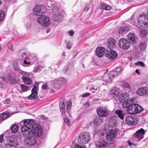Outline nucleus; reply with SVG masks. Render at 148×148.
<instances>
[{
  "label": "nucleus",
  "mask_w": 148,
  "mask_h": 148,
  "mask_svg": "<svg viewBox=\"0 0 148 148\" xmlns=\"http://www.w3.org/2000/svg\"><path fill=\"white\" fill-rule=\"evenodd\" d=\"M33 12L34 14L40 16L42 18H50V17L43 14L46 12L43 5H36L33 9Z\"/></svg>",
  "instance_id": "nucleus-3"
},
{
  "label": "nucleus",
  "mask_w": 148,
  "mask_h": 148,
  "mask_svg": "<svg viewBox=\"0 0 148 148\" xmlns=\"http://www.w3.org/2000/svg\"><path fill=\"white\" fill-rule=\"evenodd\" d=\"M119 46L123 49L126 50L130 47V44L129 41L125 38H121L118 42Z\"/></svg>",
  "instance_id": "nucleus-12"
},
{
  "label": "nucleus",
  "mask_w": 148,
  "mask_h": 148,
  "mask_svg": "<svg viewBox=\"0 0 148 148\" xmlns=\"http://www.w3.org/2000/svg\"><path fill=\"white\" fill-rule=\"evenodd\" d=\"M90 89L91 90L92 92L94 93L97 90V88H92L91 89L90 88Z\"/></svg>",
  "instance_id": "nucleus-60"
},
{
  "label": "nucleus",
  "mask_w": 148,
  "mask_h": 148,
  "mask_svg": "<svg viewBox=\"0 0 148 148\" xmlns=\"http://www.w3.org/2000/svg\"><path fill=\"white\" fill-rule=\"evenodd\" d=\"M14 69L16 71H17L18 72L19 71V70H20V69H19L18 66L17 64H14Z\"/></svg>",
  "instance_id": "nucleus-51"
},
{
  "label": "nucleus",
  "mask_w": 148,
  "mask_h": 148,
  "mask_svg": "<svg viewBox=\"0 0 148 148\" xmlns=\"http://www.w3.org/2000/svg\"><path fill=\"white\" fill-rule=\"evenodd\" d=\"M147 34L146 30L145 29H143L141 30L140 33V35L141 37L143 38L146 36Z\"/></svg>",
  "instance_id": "nucleus-40"
},
{
  "label": "nucleus",
  "mask_w": 148,
  "mask_h": 148,
  "mask_svg": "<svg viewBox=\"0 0 148 148\" xmlns=\"http://www.w3.org/2000/svg\"><path fill=\"white\" fill-rule=\"evenodd\" d=\"M136 73H137L138 75H139L140 74V73L138 69H137L135 71Z\"/></svg>",
  "instance_id": "nucleus-64"
},
{
  "label": "nucleus",
  "mask_w": 148,
  "mask_h": 148,
  "mask_svg": "<svg viewBox=\"0 0 148 148\" xmlns=\"http://www.w3.org/2000/svg\"><path fill=\"white\" fill-rule=\"evenodd\" d=\"M66 47L69 49H71V44L70 42H67L66 43Z\"/></svg>",
  "instance_id": "nucleus-57"
},
{
  "label": "nucleus",
  "mask_w": 148,
  "mask_h": 148,
  "mask_svg": "<svg viewBox=\"0 0 148 148\" xmlns=\"http://www.w3.org/2000/svg\"><path fill=\"white\" fill-rule=\"evenodd\" d=\"M105 48L101 47H98L95 50L97 56L99 57H102L105 52Z\"/></svg>",
  "instance_id": "nucleus-22"
},
{
  "label": "nucleus",
  "mask_w": 148,
  "mask_h": 148,
  "mask_svg": "<svg viewBox=\"0 0 148 148\" xmlns=\"http://www.w3.org/2000/svg\"><path fill=\"white\" fill-rule=\"evenodd\" d=\"M127 38L130 42H135L137 40V37L134 33H129L127 36Z\"/></svg>",
  "instance_id": "nucleus-28"
},
{
  "label": "nucleus",
  "mask_w": 148,
  "mask_h": 148,
  "mask_svg": "<svg viewBox=\"0 0 148 148\" xmlns=\"http://www.w3.org/2000/svg\"><path fill=\"white\" fill-rule=\"evenodd\" d=\"M129 96L128 94L123 93L119 95L118 97V99L121 102L123 101L127 100L129 98Z\"/></svg>",
  "instance_id": "nucleus-34"
},
{
  "label": "nucleus",
  "mask_w": 148,
  "mask_h": 148,
  "mask_svg": "<svg viewBox=\"0 0 148 148\" xmlns=\"http://www.w3.org/2000/svg\"><path fill=\"white\" fill-rule=\"evenodd\" d=\"M102 121L101 119H96L94 121V123L96 126L98 125L99 123H101Z\"/></svg>",
  "instance_id": "nucleus-43"
},
{
  "label": "nucleus",
  "mask_w": 148,
  "mask_h": 148,
  "mask_svg": "<svg viewBox=\"0 0 148 148\" xmlns=\"http://www.w3.org/2000/svg\"><path fill=\"white\" fill-rule=\"evenodd\" d=\"M120 92L119 88L117 87H113L110 89L108 92V95L112 99H116Z\"/></svg>",
  "instance_id": "nucleus-9"
},
{
  "label": "nucleus",
  "mask_w": 148,
  "mask_h": 148,
  "mask_svg": "<svg viewBox=\"0 0 148 148\" xmlns=\"http://www.w3.org/2000/svg\"><path fill=\"white\" fill-rule=\"evenodd\" d=\"M31 133L32 134L36 137L40 136L42 133L41 125L38 123H36L32 126Z\"/></svg>",
  "instance_id": "nucleus-7"
},
{
  "label": "nucleus",
  "mask_w": 148,
  "mask_h": 148,
  "mask_svg": "<svg viewBox=\"0 0 148 148\" xmlns=\"http://www.w3.org/2000/svg\"><path fill=\"white\" fill-rule=\"evenodd\" d=\"M115 112L117 115L119 117L123 119L124 118V114L122 110H116Z\"/></svg>",
  "instance_id": "nucleus-38"
},
{
  "label": "nucleus",
  "mask_w": 148,
  "mask_h": 148,
  "mask_svg": "<svg viewBox=\"0 0 148 148\" xmlns=\"http://www.w3.org/2000/svg\"><path fill=\"white\" fill-rule=\"evenodd\" d=\"M125 122L129 125H134L138 123V121L134 117L128 116L125 118Z\"/></svg>",
  "instance_id": "nucleus-17"
},
{
  "label": "nucleus",
  "mask_w": 148,
  "mask_h": 148,
  "mask_svg": "<svg viewBox=\"0 0 148 148\" xmlns=\"http://www.w3.org/2000/svg\"><path fill=\"white\" fill-rule=\"evenodd\" d=\"M116 119V116H112L109 119V125L110 126H115L117 122Z\"/></svg>",
  "instance_id": "nucleus-33"
},
{
  "label": "nucleus",
  "mask_w": 148,
  "mask_h": 148,
  "mask_svg": "<svg viewBox=\"0 0 148 148\" xmlns=\"http://www.w3.org/2000/svg\"><path fill=\"white\" fill-rule=\"evenodd\" d=\"M136 19L139 25L142 27H146L148 26V19Z\"/></svg>",
  "instance_id": "nucleus-27"
},
{
  "label": "nucleus",
  "mask_w": 148,
  "mask_h": 148,
  "mask_svg": "<svg viewBox=\"0 0 148 148\" xmlns=\"http://www.w3.org/2000/svg\"><path fill=\"white\" fill-rule=\"evenodd\" d=\"M90 93L86 92L84 94L81 95V96L83 97H85L89 96V95H90Z\"/></svg>",
  "instance_id": "nucleus-55"
},
{
  "label": "nucleus",
  "mask_w": 148,
  "mask_h": 148,
  "mask_svg": "<svg viewBox=\"0 0 148 148\" xmlns=\"http://www.w3.org/2000/svg\"><path fill=\"white\" fill-rule=\"evenodd\" d=\"M41 68L40 66L39 65L36 66L34 69L33 71L35 72H40L41 70Z\"/></svg>",
  "instance_id": "nucleus-44"
},
{
  "label": "nucleus",
  "mask_w": 148,
  "mask_h": 148,
  "mask_svg": "<svg viewBox=\"0 0 148 148\" xmlns=\"http://www.w3.org/2000/svg\"><path fill=\"white\" fill-rule=\"evenodd\" d=\"M53 83L56 86L60 84L59 78L54 79L53 81Z\"/></svg>",
  "instance_id": "nucleus-47"
},
{
  "label": "nucleus",
  "mask_w": 148,
  "mask_h": 148,
  "mask_svg": "<svg viewBox=\"0 0 148 148\" xmlns=\"http://www.w3.org/2000/svg\"><path fill=\"white\" fill-rule=\"evenodd\" d=\"M10 103V100L9 99H6L5 101V103L6 104H8Z\"/></svg>",
  "instance_id": "nucleus-62"
},
{
  "label": "nucleus",
  "mask_w": 148,
  "mask_h": 148,
  "mask_svg": "<svg viewBox=\"0 0 148 148\" xmlns=\"http://www.w3.org/2000/svg\"><path fill=\"white\" fill-rule=\"evenodd\" d=\"M99 8L100 9L106 10H109L111 8V6L102 3L99 4Z\"/></svg>",
  "instance_id": "nucleus-35"
},
{
  "label": "nucleus",
  "mask_w": 148,
  "mask_h": 148,
  "mask_svg": "<svg viewBox=\"0 0 148 148\" xmlns=\"http://www.w3.org/2000/svg\"><path fill=\"white\" fill-rule=\"evenodd\" d=\"M9 143H7L5 145V148H17L15 146L18 144L16 140L14 138H11L8 141Z\"/></svg>",
  "instance_id": "nucleus-14"
},
{
  "label": "nucleus",
  "mask_w": 148,
  "mask_h": 148,
  "mask_svg": "<svg viewBox=\"0 0 148 148\" xmlns=\"http://www.w3.org/2000/svg\"><path fill=\"white\" fill-rule=\"evenodd\" d=\"M116 43L114 39L110 38L108 40L107 42V46L110 49H113L116 47Z\"/></svg>",
  "instance_id": "nucleus-25"
},
{
  "label": "nucleus",
  "mask_w": 148,
  "mask_h": 148,
  "mask_svg": "<svg viewBox=\"0 0 148 148\" xmlns=\"http://www.w3.org/2000/svg\"><path fill=\"white\" fill-rule=\"evenodd\" d=\"M16 88L21 92H26L28 90V87L24 84L18 85Z\"/></svg>",
  "instance_id": "nucleus-31"
},
{
  "label": "nucleus",
  "mask_w": 148,
  "mask_h": 148,
  "mask_svg": "<svg viewBox=\"0 0 148 148\" xmlns=\"http://www.w3.org/2000/svg\"><path fill=\"white\" fill-rule=\"evenodd\" d=\"M17 53L19 56H21L22 57L24 58L23 63L25 65H23V66H29L32 64H31L32 60L30 56H27L26 53L22 50H19Z\"/></svg>",
  "instance_id": "nucleus-6"
},
{
  "label": "nucleus",
  "mask_w": 148,
  "mask_h": 148,
  "mask_svg": "<svg viewBox=\"0 0 148 148\" xmlns=\"http://www.w3.org/2000/svg\"><path fill=\"white\" fill-rule=\"evenodd\" d=\"M65 105L66 107L67 112H69L71 108L72 105L71 101L69 100L66 101L65 104L63 101L60 102L59 106L60 110L62 114H64L65 113Z\"/></svg>",
  "instance_id": "nucleus-8"
},
{
  "label": "nucleus",
  "mask_w": 148,
  "mask_h": 148,
  "mask_svg": "<svg viewBox=\"0 0 148 148\" xmlns=\"http://www.w3.org/2000/svg\"><path fill=\"white\" fill-rule=\"evenodd\" d=\"M23 123L24 125L23 126L29 127L30 128L32 127V126L36 123H35L34 120L31 119L24 120L23 121Z\"/></svg>",
  "instance_id": "nucleus-26"
},
{
  "label": "nucleus",
  "mask_w": 148,
  "mask_h": 148,
  "mask_svg": "<svg viewBox=\"0 0 148 148\" xmlns=\"http://www.w3.org/2000/svg\"><path fill=\"white\" fill-rule=\"evenodd\" d=\"M145 134L144 130L143 128H141L137 131L134 134V137L139 140L143 139L144 137V135Z\"/></svg>",
  "instance_id": "nucleus-20"
},
{
  "label": "nucleus",
  "mask_w": 148,
  "mask_h": 148,
  "mask_svg": "<svg viewBox=\"0 0 148 148\" xmlns=\"http://www.w3.org/2000/svg\"><path fill=\"white\" fill-rule=\"evenodd\" d=\"M4 15V12L2 11H0V18H3Z\"/></svg>",
  "instance_id": "nucleus-54"
},
{
  "label": "nucleus",
  "mask_w": 148,
  "mask_h": 148,
  "mask_svg": "<svg viewBox=\"0 0 148 148\" xmlns=\"http://www.w3.org/2000/svg\"><path fill=\"white\" fill-rule=\"evenodd\" d=\"M2 76L4 78L5 82L13 83L15 80V76L12 73H1Z\"/></svg>",
  "instance_id": "nucleus-11"
},
{
  "label": "nucleus",
  "mask_w": 148,
  "mask_h": 148,
  "mask_svg": "<svg viewBox=\"0 0 148 148\" xmlns=\"http://www.w3.org/2000/svg\"><path fill=\"white\" fill-rule=\"evenodd\" d=\"M143 110V108L138 104H133L127 109V112L129 114H135L140 112Z\"/></svg>",
  "instance_id": "nucleus-5"
},
{
  "label": "nucleus",
  "mask_w": 148,
  "mask_h": 148,
  "mask_svg": "<svg viewBox=\"0 0 148 148\" xmlns=\"http://www.w3.org/2000/svg\"><path fill=\"white\" fill-rule=\"evenodd\" d=\"M88 8L87 7H85L84 9V11H87L88 10Z\"/></svg>",
  "instance_id": "nucleus-63"
},
{
  "label": "nucleus",
  "mask_w": 148,
  "mask_h": 148,
  "mask_svg": "<svg viewBox=\"0 0 148 148\" xmlns=\"http://www.w3.org/2000/svg\"><path fill=\"white\" fill-rule=\"evenodd\" d=\"M45 2L49 8H52L53 12L50 14L51 17L56 18L63 17V15L60 12V10L54 5V2L53 1L51 0H45Z\"/></svg>",
  "instance_id": "nucleus-2"
},
{
  "label": "nucleus",
  "mask_w": 148,
  "mask_h": 148,
  "mask_svg": "<svg viewBox=\"0 0 148 148\" xmlns=\"http://www.w3.org/2000/svg\"><path fill=\"white\" fill-rule=\"evenodd\" d=\"M22 79L25 84L27 85H29L32 82L31 79L29 77L25 76H23Z\"/></svg>",
  "instance_id": "nucleus-36"
},
{
  "label": "nucleus",
  "mask_w": 148,
  "mask_h": 148,
  "mask_svg": "<svg viewBox=\"0 0 148 148\" xmlns=\"http://www.w3.org/2000/svg\"><path fill=\"white\" fill-rule=\"evenodd\" d=\"M123 86L124 87L127 88L130 87V85L127 82L125 83L124 84Z\"/></svg>",
  "instance_id": "nucleus-58"
},
{
  "label": "nucleus",
  "mask_w": 148,
  "mask_h": 148,
  "mask_svg": "<svg viewBox=\"0 0 148 148\" xmlns=\"http://www.w3.org/2000/svg\"><path fill=\"white\" fill-rule=\"evenodd\" d=\"M97 112L99 116L102 117L106 116L108 113L107 109L104 107L98 108L97 109Z\"/></svg>",
  "instance_id": "nucleus-15"
},
{
  "label": "nucleus",
  "mask_w": 148,
  "mask_h": 148,
  "mask_svg": "<svg viewBox=\"0 0 148 148\" xmlns=\"http://www.w3.org/2000/svg\"><path fill=\"white\" fill-rule=\"evenodd\" d=\"M147 15H146L145 13H143L139 15V18H147Z\"/></svg>",
  "instance_id": "nucleus-49"
},
{
  "label": "nucleus",
  "mask_w": 148,
  "mask_h": 148,
  "mask_svg": "<svg viewBox=\"0 0 148 148\" xmlns=\"http://www.w3.org/2000/svg\"><path fill=\"white\" fill-rule=\"evenodd\" d=\"M19 126L16 124H14L12 125L11 127V130L12 133L17 132Z\"/></svg>",
  "instance_id": "nucleus-39"
},
{
  "label": "nucleus",
  "mask_w": 148,
  "mask_h": 148,
  "mask_svg": "<svg viewBox=\"0 0 148 148\" xmlns=\"http://www.w3.org/2000/svg\"><path fill=\"white\" fill-rule=\"evenodd\" d=\"M122 68L118 67L116 70L110 72L108 74L105 73L103 76V80L105 82L103 83V84L106 83L109 84L111 83L114 77H117L123 70Z\"/></svg>",
  "instance_id": "nucleus-1"
},
{
  "label": "nucleus",
  "mask_w": 148,
  "mask_h": 148,
  "mask_svg": "<svg viewBox=\"0 0 148 148\" xmlns=\"http://www.w3.org/2000/svg\"><path fill=\"white\" fill-rule=\"evenodd\" d=\"M12 114L9 112L6 111L3 113L0 114V120H5L10 117Z\"/></svg>",
  "instance_id": "nucleus-32"
},
{
  "label": "nucleus",
  "mask_w": 148,
  "mask_h": 148,
  "mask_svg": "<svg viewBox=\"0 0 148 148\" xmlns=\"http://www.w3.org/2000/svg\"><path fill=\"white\" fill-rule=\"evenodd\" d=\"M131 29L130 26L122 27L119 29L118 32L119 34L122 35L128 32Z\"/></svg>",
  "instance_id": "nucleus-30"
},
{
  "label": "nucleus",
  "mask_w": 148,
  "mask_h": 148,
  "mask_svg": "<svg viewBox=\"0 0 148 148\" xmlns=\"http://www.w3.org/2000/svg\"><path fill=\"white\" fill-rule=\"evenodd\" d=\"M90 106V105L89 103L86 102L83 104L84 107L85 108H87Z\"/></svg>",
  "instance_id": "nucleus-53"
},
{
  "label": "nucleus",
  "mask_w": 148,
  "mask_h": 148,
  "mask_svg": "<svg viewBox=\"0 0 148 148\" xmlns=\"http://www.w3.org/2000/svg\"><path fill=\"white\" fill-rule=\"evenodd\" d=\"M21 130L23 136L25 137L32 134V130L29 127L23 126L21 127Z\"/></svg>",
  "instance_id": "nucleus-19"
},
{
  "label": "nucleus",
  "mask_w": 148,
  "mask_h": 148,
  "mask_svg": "<svg viewBox=\"0 0 148 148\" xmlns=\"http://www.w3.org/2000/svg\"><path fill=\"white\" fill-rule=\"evenodd\" d=\"M136 93L140 96L148 95V87L145 86L139 88L137 90Z\"/></svg>",
  "instance_id": "nucleus-16"
},
{
  "label": "nucleus",
  "mask_w": 148,
  "mask_h": 148,
  "mask_svg": "<svg viewBox=\"0 0 148 148\" xmlns=\"http://www.w3.org/2000/svg\"><path fill=\"white\" fill-rule=\"evenodd\" d=\"M74 147L75 148H86L84 144H80L78 143H75Z\"/></svg>",
  "instance_id": "nucleus-41"
},
{
  "label": "nucleus",
  "mask_w": 148,
  "mask_h": 148,
  "mask_svg": "<svg viewBox=\"0 0 148 148\" xmlns=\"http://www.w3.org/2000/svg\"><path fill=\"white\" fill-rule=\"evenodd\" d=\"M147 46V43L144 41L141 42L139 44V47L141 50L146 49Z\"/></svg>",
  "instance_id": "nucleus-37"
},
{
  "label": "nucleus",
  "mask_w": 148,
  "mask_h": 148,
  "mask_svg": "<svg viewBox=\"0 0 148 148\" xmlns=\"http://www.w3.org/2000/svg\"><path fill=\"white\" fill-rule=\"evenodd\" d=\"M107 145V143L103 140H100L96 143V146L98 148H105Z\"/></svg>",
  "instance_id": "nucleus-23"
},
{
  "label": "nucleus",
  "mask_w": 148,
  "mask_h": 148,
  "mask_svg": "<svg viewBox=\"0 0 148 148\" xmlns=\"http://www.w3.org/2000/svg\"><path fill=\"white\" fill-rule=\"evenodd\" d=\"M69 35L70 36H73L74 34V32L72 30H70L68 32Z\"/></svg>",
  "instance_id": "nucleus-56"
},
{
  "label": "nucleus",
  "mask_w": 148,
  "mask_h": 148,
  "mask_svg": "<svg viewBox=\"0 0 148 148\" xmlns=\"http://www.w3.org/2000/svg\"><path fill=\"white\" fill-rule=\"evenodd\" d=\"M118 130L116 128L114 130H110L107 133L106 136V139L108 140L111 141L115 138L117 134Z\"/></svg>",
  "instance_id": "nucleus-13"
},
{
  "label": "nucleus",
  "mask_w": 148,
  "mask_h": 148,
  "mask_svg": "<svg viewBox=\"0 0 148 148\" xmlns=\"http://www.w3.org/2000/svg\"><path fill=\"white\" fill-rule=\"evenodd\" d=\"M90 140V134L87 132H83L80 133L77 138V141L80 144H86L88 143Z\"/></svg>",
  "instance_id": "nucleus-4"
},
{
  "label": "nucleus",
  "mask_w": 148,
  "mask_h": 148,
  "mask_svg": "<svg viewBox=\"0 0 148 148\" xmlns=\"http://www.w3.org/2000/svg\"><path fill=\"white\" fill-rule=\"evenodd\" d=\"M37 21L40 25L44 27L48 26L50 23L49 19H37Z\"/></svg>",
  "instance_id": "nucleus-24"
},
{
  "label": "nucleus",
  "mask_w": 148,
  "mask_h": 148,
  "mask_svg": "<svg viewBox=\"0 0 148 148\" xmlns=\"http://www.w3.org/2000/svg\"><path fill=\"white\" fill-rule=\"evenodd\" d=\"M18 72L21 75L26 76H28L29 74V73L25 72L21 70H19Z\"/></svg>",
  "instance_id": "nucleus-46"
},
{
  "label": "nucleus",
  "mask_w": 148,
  "mask_h": 148,
  "mask_svg": "<svg viewBox=\"0 0 148 148\" xmlns=\"http://www.w3.org/2000/svg\"><path fill=\"white\" fill-rule=\"evenodd\" d=\"M42 88L44 90H47L49 89V87L47 86L46 84H43L42 86Z\"/></svg>",
  "instance_id": "nucleus-52"
},
{
  "label": "nucleus",
  "mask_w": 148,
  "mask_h": 148,
  "mask_svg": "<svg viewBox=\"0 0 148 148\" xmlns=\"http://www.w3.org/2000/svg\"><path fill=\"white\" fill-rule=\"evenodd\" d=\"M25 138L24 140V141L25 144L32 145L36 144L37 143V137L32 134H29V135Z\"/></svg>",
  "instance_id": "nucleus-10"
},
{
  "label": "nucleus",
  "mask_w": 148,
  "mask_h": 148,
  "mask_svg": "<svg viewBox=\"0 0 148 148\" xmlns=\"http://www.w3.org/2000/svg\"><path fill=\"white\" fill-rule=\"evenodd\" d=\"M135 100V99L134 98H132L127 101H125L123 104V108H128L131 106L133 102Z\"/></svg>",
  "instance_id": "nucleus-29"
},
{
  "label": "nucleus",
  "mask_w": 148,
  "mask_h": 148,
  "mask_svg": "<svg viewBox=\"0 0 148 148\" xmlns=\"http://www.w3.org/2000/svg\"><path fill=\"white\" fill-rule=\"evenodd\" d=\"M106 56L108 59L113 60L116 58L117 54L115 51L111 50L106 53Z\"/></svg>",
  "instance_id": "nucleus-21"
},
{
  "label": "nucleus",
  "mask_w": 148,
  "mask_h": 148,
  "mask_svg": "<svg viewBox=\"0 0 148 148\" xmlns=\"http://www.w3.org/2000/svg\"><path fill=\"white\" fill-rule=\"evenodd\" d=\"M8 48L11 51L13 49V48L12 45L11 44H10L8 46Z\"/></svg>",
  "instance_id": "nucleus-59"
},
{
  "label": "nucleus",
  "mask_w": 148,
  "mask_h": 148,
  "mask_svg": "<svg viewBox=\"0 0 148 148\" xmlns=\"http://www.w3.org/2000/svg\"><path fill=\"white\" fill-rule=\"evenodd\" d=\"M64 121L68 126H69L70 124V122L69 119L67 117H64Z\"/></svg>",
  "instance_id": "nucleus-45"
},
{
  "label": "nucleus",
  "mask_w": 148,
  "mask_h": 148,
  "mask_svg": "<svg viewBox=\"0 0 148 148\" xmlns=\"http://www.w3.org/2000/svg\"><path fill=\"white\" fill-rule=\"evenodd\" d=\"M38 88L36 86H34L32 89V93L28 97V98L30 99H37L38 97Z\"/></svg>",
  "instance_id": "nucleus-18"
},
{
  "label": "nucleus",
  "mask_w": 148,
  "mask_h": 148,
  "mask_svg": "<svg viewBox=\"0 0 148 148\" xmlns=\"http://www.w3.org/2000/svg\"><path fill=\"white\" fill-rule=\"evenodd\" d=\"M60 84H65L66 81V79L63 77H61L59 78Z\"/></svg>",
  "instance_id": "nucleus-48"
},
{
  "label": "nucleus",
  "mask_w": 148,
  "mask_h": 148,
  "mask_svg": "<svg viewBox=\"0 0 148 148\" xmlns=\"http://www.w3.org/2000/svg\"><path fill=\"white\" fill-rule=\"evenodd\" d=\"M136 65L138 66H140L142 67H144L145 64L141 62H137L135 63Z\"/></svg>",
  "instance_id": "nucleus-50"
},
{
  "label": "nucleus",
  "mask_w": 148,
  "mask_h": 148,
  "mask_svg": "<svg viewBox=\"0 0 148 148\" xmlns=\"http://www.w3.org/2000/svg\"><path fill=\"white\" fill-rule=\"evenodd\" d=\"M2 74L1 73L0 74V87L2 86L5 82L3 77L2 76Z\"/></svg>",
  "instance_id": "nucleus-42"
},
{
  "label": "nucleus",
  "mask_w": 148,
  "mask_h": 148,
  "mask_svg": "<svg viewBox=\"0 0 148 148\" xmlns=\"http://www.w3.org/2000/svg\"><path fill=\"white\" fill-rule=\"evenodd\" d=\"M3 140V135L2 134L0 136V143H2Z\"/></svg>",
  "instance_id": "nucleus-61"
}]
</instances>
